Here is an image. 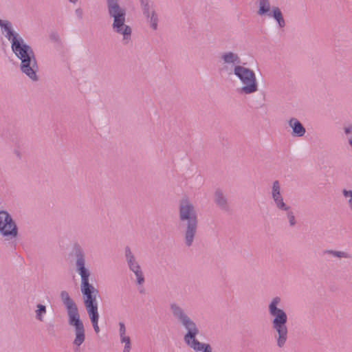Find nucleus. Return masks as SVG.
I'll list each match as a JSON object with an SVG mask.
<instances>
[{"instance_id": "1", "label": "nucleus", "mask_w": 352, "mask_h": 352, "mask_svg": "<svg viewBox=\"0 0 352 352\" xmlns=\"http://www.w3.org/2000/svg\"><path fill=\"white\" fill-rule=\"evenodd\" d=\"M2 32H6L5 36L11 42V48L16 57L21 60L20 68L23 73L34 81L38 80L36 72L38 70L37 61L32 47L24 42L23 38L12 30L9 21L0 19Z\"/></svg>"}, {"instance_id": "2", "label": "nucleus", "mask_w": 352, "mask_h": 352, "mask_svg": "<svg viewBox=\"0 0 352 352\" xmlns=\"http://www.w3.org/2000/svg\"><path fill=\"white\" fill-rule=\"evenodd\" d=\"M72 255L76 259V272L81 278L80 290L87 314L98 312L96 296L99 292L89 283L90 272L85 267V254L80 244L76 243L74 245Z\"/></svg>"}, {"instance_id": "3", "label": "nucleus", "mask_w": 352, "mask_h": 352, "mask_svg": "<svg viewBox=\"0 0 352 352\" xmlns=\"http://www.w3.org/2000/svg\"><path fill=\"white\" fill-rule=\"evenodd\" d=\"M170 309L174 318L187 330L184 336L185 343L195 351L212 352L210 344L200 342L196 339L199 333V329L184 309L175 302L170 303Z\"/></svg>"}, {"instance_id": "4", "label": "nucleus", "mask_w": 352, "mask_h": 352, "mask_svg": "<svg viewBox=\"0 0 352 352\" xmlns=\"http://www.w3.org/2000/svg\"><path fill=\"white\" fill-rule=\"evenodd\" d=\"M179 220L183 229L185 245L190 247L197 232L198 215L194 205L188 198L179 200Z\"/></svg>"}, {"instance_id": "5", "label": "nucleus", "mask_w": 352, "mask_h": 352, "mask_svg": "<svg viewBox=\"0 0 352 352\" xmlns=\"http://www.w3.org/2000/svg\"><path fill=\"white\" fill-rule=\"evenodd\" d=\"M60 298L66 308L68 316V323L74 327L75 338L73 344L76 348L75 352H80L79 347L85 340V329L82 321L80 320L78 307L74 300L69 296L67 291L60 292Z\"/></svg>"}, {"instance_id": "6", "label": "nucleus", "mask_w": 352, "mask_h": 352, "mask_svg": "<svg viewBox=\"0 0 352 352\" xmlns=\"http://www.w3.org/2000/svg\"><path fill=\"white\" fill-rule=\"evenodd\" d=\"M280 302L281 299L279 296L272 298L268 305V311L270 315L273 317L272 327L276 332L274 338L276 340L277 346L279 348H283L287 340L288 329L287 327V314L283 309L278 307Z\"/></svg>"}, {"instance_id": "7", "label": "nucleus", "mask_w": 352, "mask_h": 352, "mask_svg": "<svg viewBox=\"0 0 352 352\" xmlns=\"http://www.w3.org/2000/svg\"><path fill=\"white\" fill-rule=\"evenodd\" d=\"M107 7L109 16L113 19V30L123 36L124 44L129 43L131 38L132 29L125 24L126 9L120 6L118 0H107Z\"/></svg>"}, {"instance_id": "8", "label": "nucleus", "mask_w": 352, "mask_h": 352, "mask_svg": "<svg viewBox=\"0 0 352 352\" xmlns=\"http://www.w3.org/2000/svg\"><path fill=\"white\" fill-rule=\"evenodd\" d=\"M234 74L244 84L240 89L241 94H251L258 91V85L253 70L241 65H235Z\"/></svg>"}, {"instance_id": "9", "label": "nucleus", "mask_w": 352, "mask_h": 352, "mask_svg": "<svg viewBox=\"0 0 352 352\" xmlns=\"http://www.w3.org/2000/svg\"><path fill=\"white\" fill-rule=\"evenodd\" d=\"M0 234L6 240L15 239L18 236L17 226L6 210L0 211Z\"/></svg>"}, {"instance_id": "10", "label": "nucleus", "mask_w": 352, "mask_h": 352, "mask_svg": "<svg viewBox=\"0 0 352 352\" xmlns=\"http://www.w3.org/2000/svg\"><path fill=\"white\" fill-rule=\"evenodd\" d=\"M124 254L127 265L131 271H132L135 276L137 283L142 285L144 283V277L141 267L135 260L134 254L132 253L131 248L129 246L125 247Z\"/></svg>"}, {"instance_id": "11", "label": "nucleus", "mask_w": 352, "mask_h": 352, "mask_svg": "<svg viewBox=\"0 0 352 352\" xmlns=\"http://www.w3.org/2000/svg\"><path fill=\"white\" fill-rule=\"evenodd\" d=\"M289 125L292 129V135L294 137H302L306 133L305 128L302 124L295 118H292L289 120Z\"/></svg>"}, {"instance_id": "12", "label": "nucleus", "mask_w": 352, "mask_h": 352, "mask_svg": "<svg viewBox=\"0 0 352 352\" xmlns=\"http://www.w3.org/2000/svg\"><path fill=\"white\" fill-rule=\"evenodd\" d=\"M214 200L219 208L225 211L229 210L228 199L221 189L218 188L215 190Z\"/></svg>"}, {"instance_id": "13", "label": "nucleus", "mask_w": 352, "mask_h": 352, "mask_svg": "<svg viewBox=\"0 0 352 352\" xmlns=\"http://www.w3.org/2000/svg\"><path fill=\"white\" fill-rule=\"evenodd\" d=\"M267 15L270 17L274 18L280 28L285 26V21L283 18V13L278 7L273 6L272 8V10Z\"/></svg>"}, {"instance_id": "14", "label": "nucleus", "mask_w": 352, "mask_h": 352, "mask_svg": "<svg viewBox=\"0 0 352 352\" xmlns=\"http://www.w3.org/2000/svg\"><path fill=\"white\" fill-rule=\"evenodd\" d=\"M221 59L224 61L225 63L228 64L238 65L241 63V58L238 54L232 52L223 54L221 55Z\"/></svg>"}, {"instance_id": "15", "label": "nucleus", "mask_w": 352, "mask_h": 352, "mask_svg": "<svg viewBox=\"0 0 352 352\" xmlns=\"http://www.w3.org/2000/svg\"><path fill=\"white\" fill-rule=\"evenodd\" d=\"M258 10L257 14L260 16L267 15L272 10H270V0H258Z\"/></svg>"}, {"instance_id": "16", "label": "nucleus", "mask_w": 352, "mask_h": 352, "mask_svg": "<svg viewBox=\"0 0 352 352\" xmlns=\"http://www.w3.org/2000/svg\"><path fill=\"white\" fill-rule=\"evenodd\" d=\"M280 190H281V188H280V184L279 181L275 180L272 184V192H271V195H272V198L273 200H275V199L280 198V197L283 196L281 194Z\"/></svg>"}, {"instance_id": "17", "label": "nucleus", "mask_w": 352, "mask_h": 352, "mask_svg": "<svg viewBox=\"0 0 352 352\" xmlns=\"http://www.w3.org/2000/svg\"><path fill=\"white\" fill-rule=\"evenodd\" d=\"M324 254H329L335 257L338 258H351V255L347 252H342V251H337V250H325L323 252Z\"/></svg>"}, {"instance_id": "18", "label": "nucleus", "mask_w": 352, "mask_h": 352, "mask_svg": "<svg viewBox=\"0 0 352 352\" xmlns=\"http://www.w3.org/2000/svg\"><path fill=\"white\" fill-rule=\"evenodd\" d=\"M36 309L35 311L36 313V318L41 321H43V316L47 312L46 307L42 304H38L36 305Z\"/></svg>"}, {"instance_id": "19", "label": "nucleus", "mask_w": 352, "mask_h": 352, "mask_svg": "<svg viewBox=\"0 0 352 352\" xmlns=\"http://www.w3.org/2000/svg\"><path fill=\"white\" fill-rule=\"evenodd\" d=\"M89 317L90 318L91 322L93 325L94 329L96 333L100 331V329L98 327V319H99V314L98 312L88 314Z\"/></svg>"}, {"instance_id": "20", "label": "nucleus", "mask_w": 352, "mask_h": 352, "mask_svg": "<svg viewBox=\"0 0 352 352\" xmlns=\"http://www.w3.org/2000/svg\"><path fill=\"white\" fill-rule=\"evenodd\" d=\"M273 201L274 202V204H275L276 207L278 210H282V211H288L289 210H290V206L287 205L284 202L283 196L280 197V198H278V199H276L275 200H273Z\"/></svg>"}, {"instance_id": "21", "label": "nucleus", "mask_w": 352, "mask_h": 352, "mask_svg": "<svg viewBox=\"0 0 352 352\" xmlns=\"http://www.w3.org/2000/svg\"><path fill=\"white\" fill-rule=\"evenodd\" d=\"M273 201L274 202V204H275L276 207L278 210H282V211H288L289 210H290V206L287 205L284 202L283 196L280 197V198H278V199H276L275 200H273Z\"/></svg>"}, {"instance_id": "22", "label": "nucleus", "mask_w": 352, "mask_h": 352, "mask_svg": "<svg viewBox=\"0 0 352 352\" xmlns=\"http://www.w3.org/2000/svg\"><path fill=\"white\" fill-rule=\"evenodd\" d=\"M150 22V26L154 30L157 29L158 16L155 10H151L149 18L147 19Z\"/></svg>"}, {"instance_id": "23", "label": "nucleus", "mask_w": 352, "mask_h": 352, "mask_svg": "<svg viewBox=\"0 0 352 352\" xmlns=\"http://www.w3.org/2000/svg\"><path fill=\"white\" fill-rule=\"evenodd\" d=\"M144 15L148 19L151 11L149 6V0H140Z\"/></svg>"}, {"instance_id": "24", "label": "nucleus", "mask_w": 352, "mask_h": 352, "mask_svg": "<svg viewBox=\"0 0 352 352\" xmlns=\"http://www.w3.org/2000/svg\"><path fill=\"white\" fill-rule=\"evenodd\" d=\"M342 195L345 198H349L348 199V205L350 210L352 211V190H342Z\"/></svg>"}, {"instance_id": "25", "label": "nucleus", "mask_w": 352, "mask_h": 352, "mask_svg": "<svg viewBox=\"0 0 352 352\" xmlns=\"http://www.w3.org/2000/svg\"><path fill=\"white\" fill-rule=\"evenodd\" d=\"M50 39L51 41L57 43L58 45H61L62 42L60 38V36L57 32H52L50 34Z\"/></svg>"}, {"instance_id": "26", "label": "nucleus", "mask_w": 352, "mask_h": 352, "mask_svg": "<svg viewBox=\"0 0 352 352\" xmlns=\"http://www.w3.org/2000/svg\"><path fill=\"white\" fill-rule=\"evenodd\" d=\"M286 212H287V217L288 219L289 226H294L296 223V218H295L294 212L289 210Z\"/></svg>"}, {"instance_id": "27", "label": "nucleus", "mask_w": 352, "mask_h": 352, "mask_svg": "<svg viewBox=\"0 0 352 352\" xmlns=\"http://www.w3.org/2000/svg\"><path fill=\"white\" fill-rule=\"evenodd\" d=\"M46 330L50 336H55V329L54 323H48L46 325Z\"/></svg>"}, {"instance_id": "28", "label": "nucleus", "mask_w": 352, "mask_h": 352, "mask_svg": "<svg viewBox=\"0 0 352 352\" xmlns=\"http://www.w3.org/2000/svg\"><path fill=\"white\" fill-rule=\"evenodd\" d=\"M119 326H120V329H119L120 336H124L125 333H126V328H125L124 324L123 322H120Z\"/></svg>"}, {"instance_id": "29", "label": "nucleus", "mask_w": 352, "mask_h": 352, "mask_svg": "<svg viewBox=\"0 0 352 352\" xmlns=\"http://www.w3.org/2000/svg\"><path fill=\"white\" fill-rule=\"evenodd\" d=\"M121 342H124L125 344H130L131 343V339L129 336H120Z\"/></svg>"}, {"instance_id": "30", "label": "nucleus", "mask_w": 352, "mask_h": 352, "mask_svg": "<svg viewBox=\"0 0 352 352\" xmlns=\"http://www.w3.org/2000/svg\"><path fill=\"white\" fill-rule=\"evenodd\" d=\"M76 12V14L77 15V16L81 19L82 17V10L80 9V8H77L75 11Z\"/></svg>"}, {"instance_id": "31", "label": "nucleus", "mask_w": 352, "mask_h": 352, "mask_svg": "<svg viewBox=\"0 0 352 352\" xmlns=\"http://www.w3.org/2000/svg\"><path fill=\"white\" fill-rule=\"evenodd\" d=\"M14 155L16 156V157L19 159V160H21V153L20 152V151L18 149V148H15L14 150Z\"/></svg>"}, {"instance_id": "32", "label": "nucleus", "mask_w": 352, "mask_h": 352, "mask_svg": "<svg viewBox=\"0 0 352 352\" xmlns=\"http://www.w3.org/2000/svg\"><path fill=\"white\" fill-rule=\"evenodd\" d=\"M344 133L346 134H349V133H352V125L344 127Z\"/></svg>"}, {"instance_id": "33", "label": "nucleus", "mask_w": 352, "mask_h": 352, "mask_svg": "<svg viewBox=\"0 0 352 352\" xmlns=\"http://www.w3.org/2000/svg\"><path fill=\"white\" fill-rule=\"evenodd\" d=\"M130 349H131V343L125 344L123 352H130Z\"/></svg>"}, {"instance_id": "34", "label": "nucleus", "mask_w": 352, "mask_h": 352, "mask_svg": "<svg viewBox=\"0 0 352 352\" xmlns=\"http://www.w3.org/2000/svg\"><path fill=\"white\" fill-rule=\"evenodd\" d=\"M349 143L352 148V137L349 138Z\"/></svg>"}, {"instance_id": "35", "label": "nucleus", "mask_w": 352, "mask_h": 352, "mask_svg": "<svg viewBox=\"0 0 352 352\" xmlns=\"http://www.w3.org/2000/svg\"><path fill=\"white\" fill-rule=\"evenodd\" d=\"M78 0H69V2L76 3Z\"/></svg>"}]
</instances>
